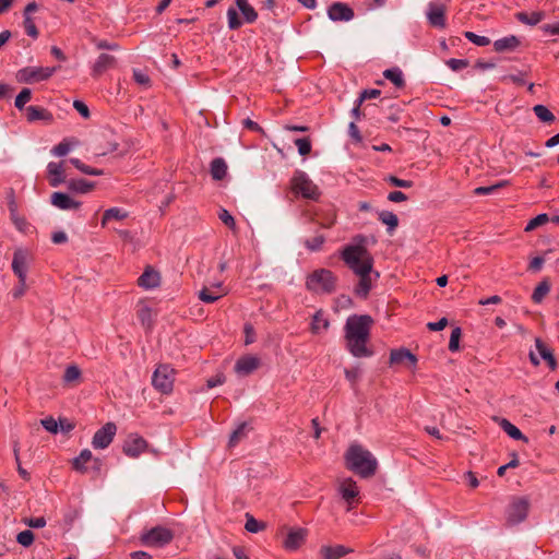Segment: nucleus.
<instances>
[{
	"instance_id": "f704fd0d",
	"label": "nucleus",
	"mask_w": 559,
	"mask_h": 559,
	"mask_svg": "<svg viewBox=\"0 0 559 559\" xmlns=\"http://www.w3.org/2000/svg\"><path fill=\"white\" fill-rule=\"evenodd\" d=\"M379 221L388 226V231L392 233L399 225L397 216L390 211H381L378 214Z\"/></svg>"
},
{
	"instance_id": "0e129e2a",
	"label": "nucleus",
	"mask_w": 559,
	"mask_h": 559,
	"mask_svg": "<svg viewBox=\"0 0 559 559\" xmlns=\"http://www.w3.org/2000/svg\"><path fill=\"white\" fill-rule=\"evenodd\" d=\"M93 41L97 49L117 50L119 48L118 44H116V43H110V41L103 40V39H99V40L94 39Z\"/></svg>"
},
{
	"instance_id": "2eb2a0df",
	"label": "nucleus",
	"mask_w": 559,
	"mask_h": 559,
	"mask_svg": "<svg viewBox=\"0 0 559 559\" xmlns=\"http://www.w3.org/2000/svg\"><path fill=\"white\" fill-rule=\"evenodd\" d=\"M338 493L348 506H352L359 496L357 483L353 478L341 480L338 484Z\"/></svg>"
},
{
	"instance_id": "680f3d73",
	"label": "nucleus",
	"mask_w": 559,
	"mask_h": 559,
	"mask_svg": "<svg viewBox=\"0 0 559 559\" xmlns=\"http://www.w3.org/2000/svg\"><path fill=\"white\" fill-rule=\"evenodd\" d=\"M448 67L453 71H459L467 67V61L464 59H449L447 61Z\"/></svg>"
},
{
	"instance_id": "6ab92c4d",
	"label": "nucleus",
	"mask_w": 559,
	"mask_h": 559,
	"mask_svg": "<svg viewBox=\"0 0 559 559\" xmlns=\"http://www.w3.org/2000/svg\"><path fill=\"white\" fill-rule=\"evenodd\" d=\"M260 365L259 358L254 356L240 357L235 364V371L240 376H248L253 372Z\"/></svg>"
},
{
	"instance_id": "49530a36",
	"label": "nucleus",
	"mask_w": 559,
	"mask_h": 559,
	"mask_svg": "<svg viewBox=\"0 0 559 559\" xmlns=\"http://www.w3.org/2000/svg\"><path fill=\"white\" fill-rule=\"evenodd\" d=\"M462 336V331L460 328H454L450 335L449 341V350L455 353L460 349V340Z\"/></svg>"
},
{
	"instance_id": "f257e3e1",
	"label": "nucleus",
	"mask_w": 559,
	"mask_h": 559,
	"mask_svg": "<svg viewBox=\"0 0 559 559\" xmlns=\"http://www.w3.org/2000/svg\"><path fill=\"white\" fill-rule=\"evenodd\" d=\"M341 258L344 263L359 277L355 294L366 298L371 288L372 281L378 280L379 273L373 271V258L362 243L346 246Z\"/></svg>"
},
{
	"instance_id": "e433bc0d",
	"label": "nucleus",
	"mask_w": 559,
	"mask_h": 559,
	"mask_svg": "<svg viewBox=\"0 0 559 559\" xmlns=\"http://www.w3.org/2000/svg\"><path fill=\"white\" fill-rule=\"evenodd\" d=\"M329 325H330V323H329L328 319H325L323 316V312L321 310H319L312 317L311 332L317 334L321 330H326L329 328Z\"/></svg>"
},
{
	"instance_id": "dca6fc26",
	"label": "nucleus",
	"mask_w": 559,
	"mask_h": 559,
	"mask_svg": "<svg viewBox=\"0 0 559 559\" xmlns=\"http://www.w3.org/2000/svg\"><path fill=\"white\" fill-rule=\"evenodd\" d=\"M427 19L433 27H445V7L443 4L430 2L427 9Z\"/></svg>"
},
{
	"instance_id": "c03bdc74",
	"label": "nucleus",
	"mask_w": 559,
	"mask_h": 559,
	"mask_svg": "<svg viewBox=\"0 0 559 559\" xmlns=\"http://www.w3.org/2000/svg\"><path fill=\"white\" fill-rule=\"evenodd\" d=\"M464 36L471 43H473L474 45L479 46V47H485V46H488L490 44V39L488 37L477 35V34H475L473 32H469V31L465 32Z\"/></svg>"
},
{
	"instance_id": "603ef678",
	"label": "nucleus",
	"mask_w": 559,
	"mask_h": 559,
	"mask_svg": "<svg viewBox=\"0 0 559 559\" xmlns=\"http://www.w3.org/2000/svg\"><path fill=\"white\" fill-rule=\"evenodd\" d=\"M70 151H71V144L67 140H63L59 144L53 146V148L51 150V153L55 156L61 157V156H66Z\"/></svg>"
},
{
	"instance_id": "f8f14e48",
	"label": "nucleus",
	"mask_w": 559,
	"mask_h": 559,
	"mask_svg": "<svg viewBox=\"0 0 559 559\" xmlns=\"http://www.w3.org/2000/svg\"><path fill=\"white\" fill-rule=\"evenodd\" d=\"M116 431V425L114 423H107L95 432L92 445L95 449H106L112 442Z\"/></svg>"
},
{
	"instance_id": "c756f323",
	"label": "nucleus",
	"mask_w": 559,
	"mask_h": 559,
	"mask_svg": "<svg viewBox=\"0 0 559 559\" xmlns=\"http://www.w3.org/2000/svg\"><path fill=\"white\" fill-rule=\"evenodd\" d=\"M129 216V213L121 207H110L106 210L102 217V226H106L111 221H122Z\"/></svg>"
},
{
	"instance_id": "de8ad7c7",
	"label": "nucleus",
	"mask_w": 559,
	"mask_h": 559,
	"mask_svg": "<svg viewBox=\"0 0 559 559\" xmlns=\"http://www.w3.org/2000/svg\"><path fill=\"white\" fill-rule=\"evenodd\" d=\"M81 377V370L78 366L71 365L66 368L64 374H63V381L67 383L76 381Z\"/></svg>"
},
{
	"instance_id": "f3484780",
	"label": "nucleus",
	"mask_w": 559,
	"mask_h": 559,
	"mask_svg": "<svg viewBox=\"0 0 559 559\" xmlns=\"http://www.w3.org/2000/svg\"><path fill=\"white\" fill-rule=\"evenodd\" d=\"M227 294V289L222 283H216L211 287H204L199 293V298L205 304H213Z\"/></svg>"
},
{
	"instance_id": "6e6d98bb",
	"label": "nucleus",
	"mask_w": 559,
	"mask_h": 559,
	"mask_svg": "<svg viewBox=\"0 0 559 559\" xmlns=\"http://www.w3.org/2000/svg\"><path fill=\"white\" fill-rule=\"evenodd\" d=\"M23 523L31 528H41L46 525V519L44 516L39 518H25L23 519Z\"/></svg>"
},
{
	"instance_id": "423d86ee",
	"label": "nucleus",
	"mask_w": 559,
	"mask_h": 559,
	"mask_svg": "<svg viewBox=\"0 0 559 559\" xmlns=\"http://www.w3.org/2000/svg\"><path fill=\"white\" fill-rule=\"evenodd\" d=\"M290 188L295 194L312 201H317L321 195L318 186L301 170L295 171L290 180Z\"/></svg>"
},
{
	"instance_id": "2f4dec72",
	"label": "nucleus",
	"mask_w": 559,
	"mask_h": 559,
	"mask_svg": "<svg viewBox=\"0 0 559 559\" xmlns=\"http://www.w3.org/2000/svg\"><path fill=\"white\" fill-rule=\"evenodd\" d=\"M211 176L214 180H222L227 174V164L221 158H214L211 163Z\"/></svg>"
},
{
	"instance_id": "412c9836",
	"label": "nucleus",
	"mask_w": 559,
	"mask_h": 559,
	"mask_svg": "<svg viewBox=\"0 0 559 559\" xmlns=\"http://www.w3.org/2000/svg\"><path fill=\"white\" fill-rule=\"evenodd\" d=\"M47 173L49 185L51 187H58L66 180L64 169L62 163L50 162L47 165Z\"/></svg>"
},
{
	"instance_id": "b1692460",
	"label": "nucleus",
	"mask_w": 559,
	"mask_h": 559,
	"mask_svg": "<svg viewBox=\"0 0 559 559\" xmlns=\"http://www.w3.org/2000/svg\"><path fill=\"white\" fill-rule=\"evenodd\" d=\"M25 110L27 121L29 122L41 120L46 123H51L53 121L52 114L45 108L38 106H28L25 108Z\"/></svg>"
},
{
	"instance_id": "4468645a",
	"label": "nucleus",
	"mask_w": 559,
	"mask_h": 559,
	"mask_svg": "<svg viewBox=\"0 0 559 559\" xmlns=\"http://www.w3.org/2000/svg\"><path fill=\"white\" fill-rule=\"evenodd\" d=\"M147 442L138 435H130L123 444V453L129 457H138L145 451Z\"/></svg>"
},
{
	"instance_id": "774afa93",
	"label": "nucleus",
	"mask_w": 559,
	"mask_h": 559,
	"mask_svg": "<svg viewBox=\"0 0 559 559\" xmlns=\"http://www.w3.org/2000/svg\"><path fill=\"white\" fill-rule=\"evenodd\" d=\"M224 382H225V376L223 373H218L215 377H212L206 381V386H207V389H212V388L223 384Z\"/></svg>"
},
{
	"instance_id": "5701e85b",
	"label": "nucleus",
	"mask_w": 559,
	"mask_h": 559,
	"mask_svg": "<svg viewBox=\"0 0 559 559\" xmlns=\"http://www.w3.org/2000/svg\"><path fill=\"white\" fill-rule=\"evenodd\" d=\"M407 362L411 367L417 364V357L406 348L393 349L390 354V364H404Z\"/></svg>"
},
{
	"instance_id": "9b49d317",
	"label": "nucleus",
	"mask_w": 559,
	"mask_h": 559,
	"mask_svg": "<svg viewBox=\"0 0 559 559\" xmlns=\"http://www.w3.org/2000/svg\"><path fill=\"white\" fill-rule=\"evenodd\" d=\"M102 465V460L94 457L92 452L87 449L81 451L79 456H76L72 462L73 468L80 473H86L88 468L99 472Z\"/></svg>"
},
{
	"instance_id": "ddd939ff",
	"label": "nucleus",
	"mask_w": 559,
	"mask_h": 559,
	"mask_svg": "<svg viewBox=\"0 0 559 559\" xmlns=\"http://www.w3.org/2000/svg\"><path fill=\"white\" fill-rule=\"evenodd\" d=\"M328 16L333 22H348L354 19V10L344 2H334L328 9Z\"/></svg>"
},
{
	"instance_id": "c9c22d12",
	"label": "nucleus",
	"mask_w": 559,
	"mask_h": 559,
	"mask_svg": "<svg viewBox=\"0 0 559 559\" xmlns=\"http://www.w3.org/2000/svg\"><path fill=\"white\" fill-rule=\"evenodd\" d=\"M248 432V424L241 423L237 426V428L231 432L228 445L230 448L236 447L243 438L247 437Z\"/></svg>"
},
{
	"instance_id": "8fccbe9b",
	"label": "nucleus",
	"mask_w": 559,
	"mask_h": 559,
	"mask_svg": "<svg viewBox=\"0 0 559 559\" xmlns=\"http://www.w3.org/2000/svg\"><path fill=\"white\" fill-rule=\"evenodd\" d=\"M295 144L298 148V153L301 156H306L311 152V141L309 140V138L296 139Z\"/></svg>"
},
{
	"instance_id": "5fc2aeb1",
	"label": "nucleus",
	"mask_w": 559,
	"mask_h": 559,
	"mask_svg": "<svg viewBox=\"0 0 559 559\" xmlns=\"http://www.w3.org/2000/svg\"><path fill=\"white\" fill-rule=\"evenodd\" d=\"M24 28L28 36H31L33 38L38 37V29L31 16L24 17Z\"/></svg>"
},
{
	"instance_id": "9d476101",
	"label": "nucleus",
	"mask_w": 559,
	"mask_h": 559,
	"mask_svg": "<svg viewBox=\"0 0 559 559\" xmlns=\"http://www.w3.org/2000/svg\"><path fill=\"white\" fill-rule=\"evenodd\" d=\"M174 369L168 365H159L152 377V384L162 393H169L174 385Z\"/></svg>"
},
{
	"instance_id": "20e7f679",
	"label": "nucleus",
	"mask_w": 559,
	"mask_h": 559,
	"mask_svg": "<svg viewBox=\"0 0 559 559\" xmlns=\"http://www.w3.org/2000/svg\"><path fill=\"white\" fill-rule=\"evenodd\" d=\"M236 7H230L227 10V21L229 29H238L243 23H253L258 19L255 9L248 2V0H235Z\"/></svg>"
},
{
	"instance_id": "6e6552de",
	"label": "nucleus",
	"mask_w": 559,
	"mask_h": 559,
	"mask_svg": "<svg viewBox=\"0 0 559 559\" xmlns=\"http://www.w3.org/2000/svg\"><path fill=\"white\" fill-rule=\"evenodd\" d=\"M58 70L57 67H25L16 72V81L24 84H34L50 79Z\"/></svg>"
},
{
	"instance_id": "473e14b6",
	"label": "nucleus",
	"mask_w": 559,
	"mask_h": 559,
	"mask_svg": "<svg viewBox=\"0 0 559 559\" xmlns=\"http://www.w3.org/2000/svg\"><path fill=\"white\" fill-rule=\"evenodd\" d=\"M383 76L386 80H389L390 82H392L396 87L401 88L405 85L404 75L400 68L395 67V68L386 69L383 72Z\"/></svg>"
},
{
	"instance_id": "ea45409f",
	"label": "nucleus",
	"mask_w": 559,
	"mask_h": 559,
	"mask_svg": "<svg viewBox=\"0 0 559 559\" xmlns=\"http://www.w3.org/2000/svg\"><path fill=\"white\" fill-rule=\"evenodd\" d=\"M544 19L543 12H532L531 14H527L525 12H520L518 14V20L522 23L528 24V25H536Z\"/></svg>"
},
{
	"instance_id": "f03ea898",
	"label": "nucleus",
	"mask_w": 559,
	"mask_h": 559,
	"mask_svg": "<svg viewBox=\"0 0 559 559\" xmlns=\"http://www.w3.org/2000/svg\"><path fill=\"white\" fill-rule=\"evenodd\" d=\"M372 324L373 320L368 314H354L347 318L344 328L346 348L354 357L373 355V352L367 346Z\"/></svg>"
},
{
	"instance_id": "1a4fd4ad",
	"label": "nucleus",
	"mask_w": 559,
	"mask_h": 559,
	"mask_svg": "<svg viewBox=\"0 0 559 559\" xmlns=\"http://www.w3.org/2000/svg\"><path fill=\"white\" fill-rule=\"evenodd\" d=\"M530 501L526 497H514L506 510L508 525H516L523 522L528 513Z\"/></svg>"
},
{
	"instance_id": "69168bd1",
	"label": "nucleus",
	"mask_w": 559,
	"mask_h": 559,
	"mask_svg": "<svg viewBox=\"0 0 559 559\" xmlns=\"http://www.w3.org/2000/svg\"><path fill=\"white\" fill-rule=\"evenodd\" d=\"M73 107L85 119L90 118V109L82 100H74Z\"/></svg>"
},
{
	"instance_id": "c85d7f7f",
	"label": "nucleus",
	"mask_w": 559,
	"mask_h": 559,
	"mask_svg": "<svg viewBox=\"0 0 559 559\" xmlns=\"http://www.w3.org/2000/svg\"><path fill=\"white\" fill-rule=\"evenodd\" d=\"M520 45V40L516 36L510 35L493 43V48L497 52H503L508 50H514Z\"/></svg>"
},
{
	"instance_id": "cd10ccee",
	"label": "nucleus",
	"mask_w": 559,
	"mask_h": 559,
	"mask_svg": "<svg viewBox=\"0 0 559 559\" xmlns=\"http://www.w3.org/2000/svg\"><path fill=\"white\" fill-rule=\"evenodd\" d=\"M320 552L323 559H340L345 555L352 552V549L343 545L322 546Z\"/></svg>"
},
{
	"instance_id": "3c124183",
	"label": "nucleus",
	"mask_w": 559,
	"mask_h": 559,
	"mask_svg": "<svg viewBox=\"0 0 559 559\" xmlns=\"http://www.w3.org/2000/svg\"><path fill=\"white\" fill-rule=\"evenodd\" d=\"M245 528L250 533H258L264 528V524L257 521L252 515L247 514Z\"/></svg>"
},
{
	"instance_id": "a211bd4d",
	"label": "nucleus",
	"mask_w": 559,
	"mask_h": 559,
	"mask_svg": "<svg viewBox=\"0 0 559 559\" xmlns=\"http://www.w3.org/2000/svg\"><path fill=\"white\" fill-rule=\"evenodd\" d=\"M50 202L53 206L63 211L76 210L81 206V202L73 200L63 192H53L50 197Z\"/></svg>"
},
{
	"instance_id": "393cba45",
	"label": "nucleus",
	"mask_w": 559,
	"mask_h": 559,
	"mask_svg": "<svg viewBox=\"0 0 559 559\" xmlns=\"http://www.w3.org/2000/svg\"><path fill=\"white\" fill-rule=\"evenodd\" d=\"M116 63V58L108 53H102L96 59L93 69H92V75L94 78H97L102 75L105 71L108 69H111Z\"/></svg>"
},
{
	"instance_id": "72a5a7b5",
	"label": "nucleus",
	"mask_w": 559,
	"mask_h": 559,
	"mask_svg": "<svg viewBox=\"0 0 559 559\" xmlns=\"http://www.w3.org/2000/svg\"><path fill=\"white\" fill-rule=\"evenodd\" d=\"M68 188L76 193H87L94 188V183L85 179H72L68 182Z\"/></svg>"
},
{
	"instance_id": "a18cd8bd",
	"label": "nucleus",
	"mask_w": 559,
	"mask_h": 559,
	"mask_svg": "<svg viewBox=\"0 0 559 559\" xmlns=\"http://www.w3.org/2000/svg\"><path fill=\"white\" fill-rule=\"evenodd\" d=\"M32 98V91L27 87L23 88L15 97V107L22 110L27 102Z\"/></svg>"
},
{
	"instance_id": "39448f33",
	"label": "nucleus",
	"mask_w": 559,
	"mask_h": 559,
	"mask_svg": "<svg viewBox=\"0 0 559 559\" xmlns=\"http://www.w3.org/2000/svg\"><path fill=\"white\" fill-rule=\"evenodd\" d=\"M336 276L328 269H318L308 275L306 288L316 294H331L335 290Z\"/></svg>"
},
{
	"instance_id": "4d7b16f0",
	"label": "nucleus",
	"mask_w": 559,
	"mask_h": 559,
	"mask_svg": "<svg viewBox=\"0 0 559 559\" xmlns=\"http://www.w3.org/2000/svg\"><path fill=\"white\" fill-rule=\"evenodd\" d=\"M380 94H381L380 90H376V88L362 91L358 98V106H361V104L367 99L377 98L378 96H380Z\"/></svg>"
},
{
	"instance_id": "bf43d9fd",
	"label": "nucleus",
	"mask_w": 559,
	"mask_h": 559,
	"mask_svg": "<svg viewBox=\"0 0 559 559\" xmlns=\"http://www.w3.org/2000/svg\"><path fill=\"white\" fill-rule=\"evenodd\" d=\"M41 425L47 431L51 433H57L59 431V424L53 417H47L43 419Z\"/></svg>"
},
{
	"instance_id": "7c9ffc66",
	"label": "nucleus",
	"mask_w": 559,
	"mask_h": 559,
	"mask_svg": "<svg viewBox=\"0 0 559 559\" xmlns=\"http://www.w3.org/2000/svg\"><path fill=\"white\" fill-rule=\"evenodd\" d=\"M499 426L501 429L512 439L522 440L527 442V438L521 432V430L514 426L511 421L506 418L499 419Z\"/></svg>"
},
{
	"instance_id": "0eeeda50",
	"label": "nucleus",
	"mask_w": 559,
	"mask_h": 559,
	"mask_svg": "<svg viewBox=\"0 0 559 559\" xmlns=\"http://www.w3.org/2000/svg\"><path fill=\"white\" fill-rule=\"evenodd\" d=\"M173 539V531L160 525L144 531L140 535L141 544L146 547L162 548L170 544Z\"/></svg>"
},
{
	"instance_id": "e2e57ef3",
	"label": "nucleus",
	"mask_w": 559,
	"mask_h": 559,
	"mask_svg": "<svg viewBox=\"0 0 559 559\" xmlns=\"http://www.w3.org/2000/svg\"><path fill=\"white\" fill-rule=\"evenodd\" d=\"M133 79L140 85L146 86L150 83L148 75L146 73H144L143 71H141V70H134L133 71Z\"/></svg>"
},
{
	"instance_id": "338daca9",
	"label": "nucleus",
	"mask_w": 559,
	"mask_h": 559,
	"mask_svg": "<svg viewBox=\"0 0 559 559\" xmlns=\"http://www.w3.org/2000/svg\"><path fill=\"white\" fill-rule=\"evenodd\" d=\"M447 325H448V319L447 318H441L437 322H429L427 324V328L430 331L437 332V331H442Z\"/></svg>"
},
{
	"instance_id": "052dcab7",
	"label": "nucleus",
	"mask_w": 559,
	"mask_h": 559,
	"mask_svg": "<svg viewBox=\"0 0 559 559\" xmlns=\"http://www.w3.org/2000/svg\"><path fill=\"white\" fill-rule=\"evenodd\" d=\"M388 181H389L392 186H394V187H399V188H406V189H407V188L413 187V181H411V180L400 179V178H397V177H395V176H390V177L388 178Z\"/></svg>"
},
{
	"instance_id": "4be33fe9",
	"label": "nucleus",
	"mask_w": 559,
	"mask_h": 559,
	"mask_svg": "<svg viewBox=\"0 0 559 559\" xmlns=\"http://www.w3.org/2000/svg\"><path fill=\"white\" fill-rule=\"evenodd\" d=\"M27 259L26 253L22 250H17L14 252L13 261H12V270L15 275L19 277L20 282L26 281V272H27Z\"/></svg>"
},
{
	"instance_id": "a19ab883",
	"label": "nucleus",
	"mask_w": 559,
	"mask_h": 559,
	"mask_svg": "<svg viewBox=\"0 0 559 559\" xmlns=\"http://www.w3.org/2000/svg\"><path fill=\"white\" fill-rule=\"evenodd\" d=\"M218 218L222 221V223L224 225H226L234 233L237 231L236 221H235L234 216L226 209H219Z\"/></svg>"
},
{
	"instance_id": "09e8293b",
	"label": "nucleus",
	"mask_w": 559,
	"mask_h": 559,
	"mask_svg": "<svg viewBox=\"0 0 559 559\" xmlns=\"http://www.w3.org/2000/svg\"><path fill=\"white\" fill-rule=\"evenodd\" d=\"M548 221H549V217H548V215L546 213L539 214L536 217L532 218L527 223V225L525 227V231H532L535 228L546 224Z\"/></svg>"
},
{
	"instance_id": "4c0bfd02",
	"label": "nucleus",
	"mask_w": 559,
	"mask_h": 559,
	"mask_svg": "<svg viewBox=\"0 0 559 559\" xmlns=\"http://www.w3.org/2000/svg\"><path fill=\"white\" fill-rule=\"evenodd\" d=\"M533 111L542 122L552 123L556 120L555 115L544 105H535Z\"/></svg>"
},
{
	"instance_id": "7ed1b4c3",
	"label": "nucleus",
	"mask_w": 559,
	"mask_h": 559,
	"mask_svg": "<svg viewBox=\"0 0 559 559\" xmlns=\"http://www.w3.org/2000/svg\"><path fill=\"white\" fill-rule=\"evenodd\" d=\"M346 467L360 476L369 478L378 468V461L373 454L359 443H352L345 452Z\"/></svg>"
},
{
	"instance_id": "aec40b11",
	"label": "nucleus",
	"mask_w": 559,
	"mask_h": 559,
	"mask_svg": "<svg viewBox=\"0 0 559 559\" xmlns=\"http://www.w3.org/2000/svg\"><path fill=\"white\" fill-rule=\"evenodd\" d=\"M306 536L307 530L305 528L290 530L284 542L285 549L290 551L297 550L305 543Z\"/></svg>"
},
{
	"instance_id": "58836bf2",
	"label": "nucleus",
	"mask_w": 559,
	"mask_h": 559,
	"mask_svg": "<svg viewBox=\"0 0 559 559\" xmlns=\"http://www.w3.org/2000/svg\"><path fill=\"white\" fill-rule=\"evenodd\" d=\"M550 290V284L547 280L542 281L534 289L532 299L535 304H540Z\"/></svg>"
},
{
	"instance_id": "13d9d810",
	"label": "nucleus",
	"mask_w": 559,
	"mask_h": 559,
	"mask_svg": "<svg viewBox=\"0 0 559 559\" xmlns=\"http://www.w3.org/2000/svg\"><path fill=\"white\" fill-rule=\"evenodd\" d=\"M504 185H506V182L502 181V182H499L497 185H492V186H488V187H478V188H476L474 190V193L477 194V195L490 194L493 191H496L497 189L503 187Z\"/></svg>"
},
{
	"instance_id": "79ce46f5",
	"label": "nucleus",
	"mask_w": 559,
	"mask_h": 559,
	"mask_svg": "<svg viewBox=\"0 0 559 559\" xmlns=\"http://www.w3.org/2000/svg\"><path fill=\"white\" fill-rule=\"evenodd\" d=\"M324 241L325 237L323 235H317L311 239H306L304 241V245L310 251H319L321 250Z\"/></svg>"
},
{
	"instance_id": "37998d69",
	"label": "nucleus",
	"mask_w": 559,
	"mask_h": 559,
	"mask_svg": "<svg viewBox=\"0 0 559 559\" xmlns=\"http://www.w3.org/2000/svg\"><path fill=\"white\" fill-rule=\"evenodd\" d=\"M35 535L31 530H25L16 535V542L23 547H29L33 545Z\"/></svg>"
},
{
	"instance_id": "864d4df0",
	"label": "nucleus",
	"mask_w": 559,
	"mask_h": 559,
	"mask_svg": "<svg viewBox=\"0 0 559 559\" xmlns=\"http://www.w3.org/2000/svg\"><path fill=\"white\" fill-rule=\"evenodd\" d=\"M361 376V370L359 367H353L350 369H345V378L350 382L352 385H355Z\"/></svg>"
},
{
	"instance_id": "a878e982",
	"label": "nucleus",
	"mask_w": 559,
	"mask_h": 559,
	"mask_svg": "<svg viewBox=\"0 0 559 559\" xmlns=\"http://www.w3.org/2000/svg\"><path fill=\"white\" fill-rule=\"evenodd\" d=\"M138 284L145 289H153L160 284L159 273L151 267L145 269L143 274L139 277Z\"/></svg>"
},
{
	"instance_id": "bb28decb",
	"label": "nucleus",
	"mask_w": 559,
	"mask_h": 559,
	"mask_svg": "<svg viewBox=\"0 0 559 559\" xmlns=\"http://www.w3.org/2000/svg\"><path fill=\"white\" fill-rule=\"evenodd\" d=\"M535 347L542 359H544L551 370L557 368V361L552 354V350L539 338H535Z\"/></svg>"
}]
</instances>
